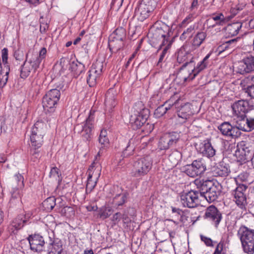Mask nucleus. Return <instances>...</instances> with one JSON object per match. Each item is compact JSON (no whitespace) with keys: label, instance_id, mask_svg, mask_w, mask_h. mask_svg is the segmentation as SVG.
<instances>
[{"label":"nucleus","instance_id":"f257e3e1","mask_svg":"<svg viewBox=\"0 0 254 254\" xmlns=\"http://www.w3.org/2000/svg\"><path fill=\"white\" fill-rule=\"evenodd\" d=\"M194 183L199 190L200 196L208 202L216 200L221 192L222 186L217 182L196 179Z\"/></svg>","mask_w":254,"mask_h":254},{"label":"nucleus","instance_id":"f03ea898","mask_svg":"<svg viewBox=\"0 0 254 254\" xmlns=\"http://www.w3.org/2000/svg\"><path fill=\"white\" fill-rule=\"evenodd\" d=\"M244 251L248 254L254 253V230L242 226L238 232Z\"/></svg>","mask_w":254,"mask_h":254},{"label":"nucleus","instance_id":"7ed1b4c3","mask_svg":"<svg viewBox=\"0 0 254 254\" xmlns=\"http://www.w3.org/2000/svg\"><path fill=\"white\" fill-rule=\"evenodd\" d=\"M192 50V49H190L189 45L186 44L182 46L178 51L177 61L179 63L185 62V64L180 68V71L179 73L180 78H182V76L186 74V72L187 71L186 67L187 66H190V64H192L193 57L190 53Z\"/></svg>","mask_w":254,"mask_h":254},{"label":"nucleus","instance_id":"20e7f679","mask_svg":"<svg viewBox=\"0 0 254 254\" xmlns=\"http://www.w3.org/2000/svg\"><path fill=\"white\" fill-rule=\"evenodd\" d=\"M46 125L42 121H37L33 126L30 135V144L34 147H41L46 133Z\"/></svg>","mask_w":254,"mask_h":254},{"label":"nucleus","instance_id":"39448f33","mask_svg":"<svg viewBox=\"0 0 254 254\" xmlns=\"http://www.w3.org/2000/svg\"><path fill=\"white\" fill-rule=\"evenodd\" d=\"M61 96V93L57 89H52L49 91L43 98V107L46 114L55 112Z\"/></svg>","mask_w":254,"mask_h":254},{"label":"nucleus","instance_id":"423d86ee","mask_svg":"<svg viewBox=\"0 0 254 254\" xmlns=\"http://www.w3.org/2000/svg\"><path fill=\"white\" fill-rule=\"evenodd\" d=\"M152 160L149 156L139 158L133 163L132 176L139 177L147 175L152 168Z\"/></svg>","mask_w":254,"mask_h":254},{"label":"nucleus","instance_id":"0eeeda50","mask_svg":"<svg viewBox=\"0 0 254 254\" xmlns=\"http://www.w3.org/2000/svg\"><path fill=\"white\" fill-rule=\"evenodd\" d=\"M175 95V99L174 101H179L178 105L174 106L177 109L176 112L179 121L181 123H185L190 119L193 115L192 110V105L189 103L183 104L182 100L180 97Z\"/></svg>","mask_w":254,"mask_h":254},{"label":"nucleus","instance_id":"6e6552de","mask_svg":"<svg viewBox=\"0 0 254 254\" xmlns=\"http://www.w3.org/2000/svg\"><path fill=\"white\" fill-rule=\"evenodd\" d=\"M141 108L138 110L135 108V111L131 115L129 120V123L134 129H137L140 127L146 121L149 114V110L143 107L141 103L138 104Z\"/></svg>","mask_w":254,"mask_h":254},{"label":"nucleus","instance_id":"1a4fd4ad","mask_svg":"<svg viewBox=\"0 0 254 254\" xmlns=\"http://www.w3.org/2000/svg\"><path fill=\"white\" fill-rule=\"evenodd\" d=\"M155 35L158 37L159 39L161 40V44H160V48L164 46L163 50L160 56L157 65L161 67V63L164 61V59L167 56L168 52L171 46L172 42L170 40L169 33L165 32L162 29H159L157 30Z\"/></svg>","mask_w":254,"mask_h":254},{"label":"nucleus","instance_id":"9d476101","mask_svg":"<svg viewBox=\"0 0 254 254\" xmlns=\"http://www.w3.org/2000/svg\"><path fill=\"white\" fill-rule=\"evenodd\" d=\"M183 170L188 176L194 178L203 174L206 170V165L202 159H197L184 166Z\"/></svg>","mask_w":254,"mask_h":254},{"label":"nucleus","instance_id":"9b49d317","mask_svg":"<svg viewBox=\"0 0 254 254\" xmlns=\"http://www.w3.org/2000/svg\"><path fill=\"white\" fill-rule=\"evenodd\" d=\"M211 54V53H208L193 69L192 68V66L191 65L190 66H189L187 68V71L186 72V74H184V76H182L183 80L184 81L191 80L198 73L206 68L208 64V59L209 58Z\"/></svg>","mask_w":254,"mask_h":254},{"label":"nucleus","instance_id":"f8f14e48","mask_svg":"<svg viewBox=\"0 0 254 254\" xmlns=\"http://www.w3.org/2000/svg\"><path fill=\"white\" fill-rule=\"evenodd\" d=\"M253 153L246 142L241 141L237 144L235 156L237 162L243 164L248 162L252 156Z\"/></svg>","mask_w":254,"mask_h":254},{"label":"nucleus","instance_id":"ddd939ff","mask_svg":"<svg viewBox=\"0 0 254 254\" xmlns=\"http://www.w3.org/2000/svg\"><path fill=\"white\" fill-rule=\"evenodd\" d=\"M199 196V190H190L188 192H184L180 196L181 202L185 207L194 208L200 203Z\"/></svg>","mask_w":254,"mask_h":254},{"label":"nucleus","instance_id":"4468645a","mask_svg":"<svg viewBox=\"0 0 254 254\" xmlns=\"http://www.w3.org/2000/svg\"><path fill=\"white\" fill-rule=\"evenodd\" d=\"M95 116V111L91 110L88 118L86 119L82 126L80 133L82 139L85 141H89L92 137V130L94 128Z\"/></svg>","mask_w":254,"mask_h":254},{"label":"nucleus","instance_id":"2eb2a0df","mask_svg":"<svg viewBox=\"0 0 254 254\" xmlns=\"http://www.w3.org/2000/svg\"><path fill=\"white\" fill-rule=\"evenodd\" d=\"M151 1L143 0L135 10V15L140 21H143L147 19L150 12L153 10V6L150 4Z\"/></svg>","mask_w":254,"mask_h":254},{"label":"nucleus","instance_id":"dca6fc26","mask_svg":"<svg viewBox=\"0 0 254 254\" xmlns=\"http://www.w3.org/2000/svg\"><path fill=\"white\" fill-rule=\"evenodd\" d=\"M248 187L244 184L239 185L234 190V201L237 205L241 209H245L247 204L245 192Z\"/></svg>","mask_w":254,"mask_h":254},{"label":"nucleus","instance_id":"f3484780","mask_svg":"<svg viewBox=\"0 0 254 254\" xmlns=\"http://www.w3.org/2000/svg\"><path fill=\"white\" fill-rule=\"evenodd\" d=\"M179 139V135L175 132L166 133L159 139L158 147L160 150H167L176 144Z\"/></svg>","mask_w":254,"mask_h":254},{"label":"nucleus","instance_id":"a211bd4d","mask_svg":"<svg viewBox=\"0 0 254 254\" xmlns=\"http://www.w3.org/2000/svg\"><path fill=\"white\" fill-rule=\"evenodd\" d=\"M204 218L211 221L217 227L222 220V216L218 208L211 205L206 209Z\"/></svg>","mask_w":254,"mask_h":254},{"label":"nucleus","instance_id":"6ab92c4d","mask_svg":"<svg viewBox=\"0 0 254 254\" xmlns=\"http://www.w3.org/2000/svg\"><path fill=\"white\" fill-rule=\"evenodd\" d=\"M218 128L223 135L232 138H238L242 134L238 128L236 122L234 126H232L229 122H224Z\"/></svg>","mask_w":254,"mask_h":254},{"label":"nucleus","instance_id":"aec40b11","mask_svg":"<svg viewBox=\"0 0 254 254\" xmlns=\"http://www.w3.org/2000/svg\"><path fill=\"white\" fill-rule=\"evenodd\" d=\"M39 63L34 61L31 57L26 60L21 67L20 77L26 78L31 72H35L39 68Z\"/></svg>","mask_w":254,"mask_h":254},{"label":"nucleus","instance_id":"412c9836","mask_svg":"<svg viewBox=\"0 0 254 254\" xmlns=\"http://www.w3.org/2000/svg\"><path fill=\"white\" fill-rule=\"evenodd\" d=\"M232 108L234 114L237 119L246 116V114L250 110L249 102L247 100H241L235 102L232 105Z\"/></svg>","mask_w":254,"mask_h":254},{"label":"nucleus","instance_id":"4be33fe9","mask_svg":"<svg viewBox=\"0 0 254 254\" xmlns=\"http://www.w3.org/2000/svg\"><path fill=\"white\" fill-rule=\"evenodd\" d=\"M237 69L238 72L241 74L249 73L254 70V57H247L239 62Z\"/></svg>","mask_w":254,"mask_h":254},{"label":"nucleus","instance_id":"5701e85b","mask_svg":"<svg viewBox=\"0 0 254 254\" xmlns=\"http://www.w3.org/2000/svg\"><path fill=\"white\" fill-rule=\"evenodd\" d=\"M239 130L250 132L254 129V118H247L246 116L236 120Z\"/></svg>","mask_w":254,"mask_h":254},{"label":"nucleus","instance_id":"b1692460","mask_svg":"<svg viewBox=\"0 0 254 254\" xmlns=\"http://www.w3.org/2000/svg\"><path fill=\"white\" fill-rule=\"evenodd\" d=\"M28 241L32 251L40 252L44 250L45 243L42 236L38 234L31 235L28 237Z\"/></svg>","mask_w":254,"mask_h":254},{"label":"nucleus","instance_id":"393cba45","mask_svg":"<svg viewBox=\"0 0 254 254\" xmlns=\"http://www.w3.org/2000/svg\"><path fill=\"white\" fill-rule=\"evenodd\" d=\"M175 99V95L172 96L165 103L159 106L154 112V116L156 118H160L163 116L168 110H170L173 106H177L179 101H174Z\"/></svg>","mask_w":254,"mask_h":254},{"label":"nucleus","instance_id":"a878e982","mask_svg":"<svg viewBox=\"0 0 254 254\" xmlns=\"http://www.w3.org/2000/svg\"><path fill=\"white\" fill-rule=\"evenodd\" d=\"M196 148L198 151L208 158L212 157L215 154L216 151L208 140H205L200 143Z\"/></svg>","mask_w":254,"mask_h":254},{"label":"nucleus","instance_id":"bb28decb","mask_svg":"<svg viewBox=\"0 0 254 254\" xmlns=\"http://www.w3.org/2000/svg\"><path fill=\"white\" fill-rule=\"evenodd\" d=\"M212 173L215 177H225L230 173V169L228 164L222 161L213 168Z\"/></svg>","mask_w":254,"mask_h":254},{"label":"nucleus","instance_id":"cd10ccee","mask_svg":"<svg viewBox=\"0 0 254 254\" xmlns=\"http://www.w3.org/2000/svg\"><path fill=\"white\" fill-rule=\"evenodd\" d=\"M116 92L114 89H110L106 94L105 105L106 110L109 112L112 111L113 109L117 105L116 100Z\"/></svg>","mask_w":254,"mask_h":254},{"label":"nucleus","instance_id":"c85d7f7f","mask_svg":"<svg viewBox=\"0 0 254 254\" xmlns=\"http://www.w3.org/2000/svg\"><path fill=\"white\" fill-rule=\"evenodd\" d=\"M112 36H113V38L114 40L112 42H110L109 46H113L114 42H119L120 44V46L115 48V50L118 51L121 48H122L123 46V41L126 37L125 30L122 28H118L114 32L112 35Z\"/></svg>","mask_w":254,"mask_h":254},{"label":"nucleus","instance_id":"c756f323","mask_svg":"<svg viewBox=\"0 0 254 254\" xmlns=\"http://www.w3.org/2000/svg\"><path fill=\"white\" fill-rule=\"evenodd\" d=\"M101 172V166L97 162H93L87 170V174L89 178H94L96 180H98Z\"/></svg>","mask_w":254,"mask_h":254},{"label":"nucleus","instance_id":"7c9ffc66","mask_svg":"<svg viewBox=\"0 0 254 254\" xmlns=\"http://www.w3.org/2000/svg\"><path fill=\"white\" fill-rule=\"evenodd\" d=\"M27 221L28 219L25 215L20 214L13 219L11 226L16 230H19L27 223Z\"/></svg>","mask_w":254,"mask_h":254},{"label":"nucleus","instance_id":"2f4dec72","mask_svg":"<svg viewBox=\"0 0 254 254\" xmlns=\"http://www.w3.org/2000/svg\"><path fill=\"white\" fill-rule=\"evenodd\" d=\"M206 37V33L204 32H198L194 37L191 44L192 50L199 47L203 42Z\"/></svg>","mask_w":254,"mask_h":254},{"label":"nucleus","instance_id":"473e14b6","mask_svg":"<svg viewBox=\"0 0 254 254\" xmlns=\"http://www.w3.org/2000/svg\"><path fill=\"white\" fill-rule=\"evenodd\" d=\"M50 243L49 244L48 251L49 253H60L62 252L63 248L62 242L58 239L54 240H51Z\"/></svg>","mask_w":254,"mask_h":254},{"label":"nucleus","instance_id":"72a5a7b5","mask_svg":"<svg viewBox=\"0 0 254 254\" xmlns=\"http://www.w3.org/2000/svg\"><path fill=\"white\" fill-rule=\"evenodd\" d=\"M140 144V137L139 136L133 137L128 141V145L126 147L124 154H126L127 151H129L127 155L131 154L135 150V147Z\"/></svg>","mask_w":254,"mask_h":254},{"label":"nucleus","instance_id":"f704fd0d","mask_svg":"<svg viewBox=\"0 0 254 254\" xmlns=\"http://www.w3.org/2000/svg\"><path fill=\"white\" fill-rule=\"evenodd\" d=\"M242 26V24L240 22H234L228 25L226 30L229 35L234 36L238 34Z\"/></svg>","mask_w":254,"mask_h":254},{"label":"nucleus","instance_id":"c9c22d12","mask_svg":"<svg viewBox=\"0 0 254 254\" xmlns=\"http://www.w3.org/2000/svg\"><path fill=\"white\" fill-rule=\"evenodd\" d=\"M0 130L1 131L6 132L7 130H11L12 128L13 121L9 118L3 116L0 119Z\"/></svg>","mask_w":254,"mask_h":254},{"label":"nucleus","instance_id":"e433bc0d","mask_svg":"<svg viewBox=\"0 0 254 254\" xmlns=\"http://www.w3.org/2000/svg\"><path fill=\"white\" fill-rule=\"evenodd\" d=\"M98 140L101 145V148H104L109 146V140L107 137V130L102 129L101 130Z\"/></svg>","mask_w":254,"mask_h":254},{"label":"nucleus","instance_id":"4c0bfd02","mask_svg":"<svg viewBox=\"0 0 254 254\" xmlns=\"http://www.w3.org/2000/svg\"><path fill=\"white\" fill-rule=\"evenodd\" d=\"M88 75L87 78V82L89 84V86H94L96 84L97 80L99 79L100 76L91 69L88 71Z\"/></svg>","mask_w":254,"mask_h":254},{"label":"nucleus","instance_id":"58836bf2","mask_svg":"<svg viewBox=\"0 0 254 254\" xmlns=\"http://www.w3.org/2000/svg\"><path fill=\"white\" fill-rule=\"evenodd\" d=\"M104 69V64L103 61L97 60L94 62L90 69L94 71V72L97 73L99 75L101 76L103 73V69Z\"/></svg>","mask_w":254,"mask_h":254},{"label":"nucleus","instance_id":"ea45409f","mask_svg":"<svg viewBox=\"0 0 254 254\" xmlns=\"http://www.w3.org/2000/svg\"><path fill=\"white\" fill-rule=\"evenodd\" d=\"M70 68L75 75H79L84 69V65L77 61H73L70 64Z\"/></svg>","mask_w":254,"mask_h":254},{"label":"nucleus","instance_id":"a19ab883","mask_svg":"<svg viewBox=\"0 0 254 254\" xmlns=\"http://www.w3.org/2000/svg\"><path fill=\"white\" fill-rule=\"evenodd\" d=\"M56 199L54 196L47 198L42 203L43 207L47 211L52 210L56 205Z\"/></svg>","mask_w":254,"mask_h":254},{"label":"nucleus","instance_id":"79ce46f5","mask_svg":"<svg viewBox=\"0 0 254 254\" xmlns=\"http://www.w3.org/2000/svg\"><path fill=\"white\" fill-rule=\"evenodd\" d=\"M47 54V49L43 47L42 48L39 53V55L32 54L31 58L36 62L39 63V65H40L42 60L46 58Z\"/></svg>","mask_w":254,"mask_h":254},{"label":"nucleus","instance_id":"37998d69","mask_svg":"<svg viewBox=\"0 0 254 254\" xmlns=\"http://www.w3.org/2000/svg\"><path fill=\"white\" fill-rule=\"evenodd\" d=\"M212 20L215 21V24L210 25L209 27H213L215 25H223L225 21V17L222 13H220L214 15L212 17V19L208 20L207 23L210 22Z\"/></svg>","mask_w":254,"mask_h":254},{"label":"nucleus","instance_id":"c03bdc74","mask_svg":"<svg viewBox=\"0 0 254 254\" xmlns=\"http://www.w3.org/2000/svg\"><path fill=\"white\" fill-rule=\"evenodd\" d=\"M98 217L102 219H105L110 216L111 209L109 207H102L98 210Z\"/></svg>","mask_w":254,"mask_h":254},{"label":"nucleus","instance_id":"a18cd8bd","mask_svg":"<svg viewBox=\"0 0 254 254\" xmlns=\"http://www.w3.org/2000/svg\"><path fill=\"white\" fill-rule=\"evenodd\" d=\"M98 180H96L94 178H89V177H88L86 187V192H90L94 189Z\"/></svg>","mask_w":254,"mask_h":254},{"label":"nucleus","instance_id":"49530a36","mask_svg":"<svg viewBox=\"0 0 254 254\" xmlns=\"http://www.w3.org/2000/svg\"><path fill=\"white\" fill-rule=\"evenodd\" d=\"M50 176L51 178H55L58 182L59 184L62 181L61 173L57 167H55L51 169Z\"/></svg>","mask_w":254,"mask_h":254},{"label":"nucleus","instance_id":"de8ad7c7","mask_svg":"<svg viewBox=\"0 0 254 254\" xmlns=\"http://www.w3.org/2000/svg\"><path fill=\"white\" fill-rule=\"evenodd\" d=\"M194 29V26L191 25L185 30L182 35L180 36V39L181 40H185L188 38H190L192 35Z\"/></svg>","mask_w":254,"mask_h":254},{"label":"nucleus","instance_id":"09e8293b","mask_svg":"<svg viewBox=\"0 0 254 254\" xmlns=\"http://www.w3.org/2000/svg\"><path fill=\"white\" fill-rule=\"evenodd\" d=\"M61 213L67 217H70L74 216V210L73 207L66 206L62 209Z\"/></svg>","mask_w":254,"mask_h":254},{"label":"nucleus","instance_id":"8fccbe9b","mask_svg":"<svg viewBox=\"0 0 254 254\" xmlns=\"http://www.w3.org/2000/svg\"><path fill=\"white\" fill-rule=\"evenodd\" d=\"M14 180L17 183V186L15 187L17 190L21 189L24 187V178L20 174H16L14 177Z\"/></svg>","mask_w":254,"mask_h":254},{"label":"nucleus","instance_id":"3c124183","mask_svg":"<svg viewBox=\"0 0 254 254\" xmlns=\"http://www.w3.org/2000/svg\"><path fill=\"white\" fill-rule=\"evenodd\" d=\"M194 19V14L190 13L181 22L180 26L181 27H185L190 23L192 22Z\"/></svg>","mask_w":254,"mask_h":254},{"label":"nucleus","instance_id":"603ef678","mask_svg":"<svg viewBox=\"0 0 254 254\" xmlns=\"http://www.w3.org/2000/svg\"><path fill=\"white\" fill-rule=\"evenodd\" d=\"M41 147H34L30 144V154L34 158L38 159L40 157V151L38 149Z\"/></svg>","mask_w":254,"mask_h":254},{"label":"nucleus","instance_id":"864d4df0","mask_svg":"<svg viewBox=\"0 0 254 254\" xmlns=\"http://www.w3.org/2000/svg\"><path fill=\"white\" fill-rule=\"evenodd\" d=\"M237 39H233L230 40H228L224 43L222 47L225 49L229 48H234L236 46Z\"/></svg>","mask_w":254,"mask_h":254},{"label":"nucleus","instance_id":"5fc2aeb1","mask_svg":"<svg viewBox=\"0 0 254 254\" xmlns=\"http://www.w3.org/2000/svg\"><path fill=\"white\" fill-rule=\"evenodd\" d=\"M200 237L201 240L204 243L207 247H212L214 246L213 242L210 238L202 235H201Z\"/></svg>","mask_w":254,"mask_h":254},{"label":"nucleus","instance_id":"6e6d98bb","mask_svg":"<svg viewBox=\"0 0 254 254\" xmlns=\"http://www.w3.org/2000/svg\"><path fill=\"white\" fill-rule=\"evenodd\" d=\"M1 58L3 65H8V50L7 48H4L1 50Z\"/></svg>","mask_w":254,"mask_h":254},{"label":"nucleus","instance_id":"4d7b16f0","mask_svg":"<svg viewBox=\"0 0 254 254\" xmlns=\"http://www.w3.org/2000/svg\"><path fill=\"white\" fill-rule=\"evenodd\" d=\"M224 243L220 242L216 246L214 252L213 253L216 254H221L223 248H224Z\"/></svg>","mask_w":254,"mask_h":254},{"label":"nucleus","instance_id":"13d9d810","mask_svg":"<svg viewBox=\"0 0 254 254\" xmlns=\"http://www.w3.org/2000/svg\"><path fill=\"white\" fill-rule=\"evenodd\" d=\"M148 141V139L147 137L143 136L141 138L140 137V143H141V144L138 147V148L140 149L145 148L147 145Z\"/></svg>","mask_w":254,"mask_h":254},{"label":"nucleus","instance_id":"bf43d9fd","mask_svg":"<svg viewBox=\"0 0 254 254\" xmlns=\"http://www.w3.org/2000/svg\"><path fill=\"white\" fill-rule=\"evenodd\" d=\"M120 199L121 200V201L118 202L117 204L118 206L122 205L123 204H124L125 202L126 201V196L124 194H119L116 196L115 197L114 200L116 201L117 199Z\"/></svg>","mask_w":254,"mask_h":254},{"label":"nucleus","instance_id":"052dcab7","mask_svg":"<svg viewBox=\"0 0 254 254\" xmlns=\"http://www.w3.org/2000/svg\"><path fill=\"white\" fill-rule=\"evenodd\" d=\"M122 214L120 212H117L112 217V221L115 224L118 223L121 219Z\"/></svg>","mask_w":254,"mask_h":254},{"label":"nucleus","instance_id":"680f3d73","mask_svg":"<svg viewBox=\"0 0 254 254\" xmlns=\"http://www.w3.org/2000/svg\"><path fill=\"white\" fill-rule=\"evenodd\" d=\"M247 92L250 97L254 98V84L248 87Z\"/></svg>","mask_w":254,"mask_h":254},{"label":"nucleus","instance_id":"e2e57ef3","mask_svg":"<svg viewBox=\"0 0 254 254\" xmlns=\"http://www.w3.org/2000/svg\"><path fill=\"white\" fill-rule=\"evenodd\" d=\"M121 219H122L123 223L124 224H127V225L131 222L130 218L127 214H123L122 215Z\"/></svg>","mask_w":254,"mask_h":254},{"label":"nucleus","instance_id":"0e129e2a","mask_svg":"<svg viewBox=\"0 0 254 254\" xmlns=\"http://www.w3.org/2000/svg\"><path fill=\"white\" fill-rule=\"evenodd\" d=\"M198 7V0H193L191 6L190 7V9L191 11H194L197 9Z\"/></svg>","mask_w":254,"mask_h":254},{"label":"nucleus","instance_id":"69168bd1","mask_svg":"<svg viewBox=\"0 0 254 254\" xmlns=\"http://www.w3.org/2000/svg\"><path fill=\"white\" fill-rule=\"evenodd\" d=\"M238 177L241 181H246L249 177V174L247 173H241L239 175Z\"/></svg>","mask_w":254,"mask_h":254},{"label":"nucleus","instance_id":"338daca9","mask_svg":"<svg viewBox=\"0 0 254 254\" xmlns=\"http://www.w3.org/2000/svg\"><path fill=\"white\" fill-rule=\"evenodd\" d=\"M190 131H191L192 132H193V131H200V127H196L194 125H191L190 127Z\"/></svg>","mask_w":254,"mask_h":254},{"label":"nucleus","instance_id":"774afa93","mask_svg":"<svg viewBox=\"0 0 254 254\" xmlns=\"http://www.w3.org/2000/svg\"><path fill=\"white\" fill-rule=\"evenodd\" d=\"M135 56V53H133L131 56L128 59L127 62V63L126 64L125 66V68H127V67L129 66L130 62H131V61L132 60V59L134 58Z\"/></svg>","mask_w":254,"mask_h":254}]
</instances>
